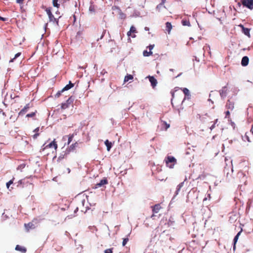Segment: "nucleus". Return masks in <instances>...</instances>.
Returning <instances> with one entry per match:
<instances>
[{"label":"nucleus","mask_w":253,"mask_h":253,"mask_svg":"<svg viewBox=\"0 0 253 253\" xmlns=\"http://www.w3.org/2000/svg\"><path fill=\"white\" fill-rule=\"evenodd\" d=\"M165 161L166 166L170 169H172L177 162L176 159L174 157L169 156L166 157Z\"/></svg>","instance_id":"f257e3e1"},{"label":"nucleus","mask_w":253,"mask_h":253,"mask_svg":"<svg viewBox=\"0 0 253 253\" xmlns=\"http://www.w3.org/2000/svg\"><path fill=\"white\" fill-rule=\"evenodd\" d=\"M49 18V21L53 23H55L57 25L58 24V20L55 18L54 15L52 14L50 8H47L45 10Z\"/></svg>","instance_id":"f03ea898"},{"label":"nucleus","mask_w":253,"mask_h":253,"mask_svg":"<svg viewBox=\"0 0 253 253\" xmlns=\"http://www.w3.org/2000/svg\"><path fill=\"white\" fill-rule=\"evenodd\" d=\"M74 98L72 96L70 97L66 101V102L61 104V108L62 109H66L69 108L70 105L73 103Z\"/></svg>","instance_id":"7ed1b4c3"},{"label":"nucleus","mask_w":253,"mask_h":253,"mask_svg":"<svg viewBox=\"0 0 253 253\" xmlns=\"http://www.w3.org/2000/svg\"><path fill=\"white\" fill-rule=\"evenodd\" d=\"M243 5L250 9H253V0H242Z\"/></svg>","instance_id":"20e7f679"},{"label":"nucleus","mask_w":253,"mask_h":253,"mask_svg":"<svg viewBox=\"0 0 253 253\" xmlns=\"http://www.w3.org/2000/svg\"><path fill=\"white\" fill-rule=\"evenodd\" d=\"M44 147L42 149V151H43L46 148H54V149L56 150L57 148L58 145L57 144L56 141H55V139H54L51 142H50L49 144L46 145L45 146V144L43 145Z\"/></svg>","instance_id":"39448f33"},{"label":"nucleus","mask_w":253,"mask_h":253,"mask_svg":"<svg viewBox=\"0 0 253 253\" xmlns=\"http://www.w3.org/2000/svg\"><path fill=\"white\" fill-rule=\"evenodd\" d=\"M235 102L234 101L228 99L225 105V108L227 110L232 111L234 108Z\"/></svg>","instance_id":"423d86ee"},{"label":"nucleus","mask_w":253,"mask_h":253,"mask_svg":"<svg viewBox=\"0 0 253 253\" xmlns=\"http://www.w3.org/2000/svg\"><path fill=\"white\" fill-rule=\"evenodd\" d=\"M31 106L30 103L27 104L23 109H22L18 113V116H23L26 114V113L28 111V110L30 108Z\"/></svg>","instance_id":"0eeeda50"},{"label":"nucleus","mask_w":253,"mask_h":253,"mask_svg":"<svg viewBox=\"0 0 253 253\" xmlns=\"http://www.w3.org/2000/svg\"><path fill=\"white\" fill-rule=\"evenodd\" d=\"M152 208L153 214L152 215L151 217H153V216H154V213H157L159 212L160 210L162 209V207L160 204H158L152 207Z\"/></svg>","instance_id":"6e6552de"},{"label":"nucleus","mask_w":253,"mask_h":253,"mask_svg":"<svg viewBox=\"0 0 253 253\" xmlns=\"http://www.w3.org/2000/svg\"><path fill=\"white\" fill-rule=\"evenodd\" d=\"M108 180L106 178H104L103 179H101L99 182L96 183L94 186V188H97L98 187H101L108 184Z\"/></svg>","instance_id":"1a4fd4ad"},{"label":"nucleus","mask_w":253,"mask_h":253,"mask_svg":"<svg viewBox=\"0 0 253 253\" xmlns=\"http://www.w3.org/2000/svg\"><path fill=\"white\" fill-rule=\"evenodd\" d=\"M239 26L242 28V31L245 35L247 36L249 38L251 37L250 29L244 27L242 24H240Z\"/></svg>","instance_id":"9d476101"},{"label":"nucleus","mask_w":253,"mask_h":253,"mask_svg":"<svg viewBox=\"0 0 253 253\" xmlns=\"http://www.w3.org/2000/svg\"><path fill=\"white\" fill-rule=\"evenodd\" d=\"M147 78L149 79L152 87L154 88L158 83L157 80L153 76H149Z\"/></svg>","instance_id":"9b49d317"},{"label":"nucleus","mask_w":253,"mask_h":253,"mask_svg":"<svg viewBox=\"0 0 253 253\" xmlns=\"http://www.w3.org/2000/svg\"><path fill=\"white\" fill-rule=\"evenodd\" d=\"M25 227L27 231H29L30 229H33L35 228V225L33 222H29L24 224Z\"/></svg>","instance_id":"f8f14e48"},{"label":"nucleus","mask_w":253,"mask_h":253,"mask_svg":"<svg viewBox=\"0 0 253 253\" xmlns=\"http://www.w3.org/2000/svg\"><path fill=\"white\" fill-rule=\"evenodd\" d=\"M249 62V59L248 56H244L241 61V65L243 66H246L248 65Z\"/></svg>","instance_id":"ddd939ff"},{"label":"nucleus","mask_w":253,"mask_h":253,"mask_svg":"<svg viewBox=\"0 0 253 253\" xmlns=\"http://www.w3.org/2000/svg\"><path fill=\"white\" fill-rule=\"evenodd\" d=\"M15 250L16 251L21 252L22 253H25L27 251V250L25 247L21 246L20 245H17L15 247Z\"/></svg>","instance_id":"4468645a"},{"label":"nucleus","mask_w":253,"mask_h":253,"mask_svg":"<svg viewBox=\"0 0 253 253\" xmlns=\"http://www.w3.org/2000/svg\"><path fill=\"white\" fill-rule=\"evenodd\" d=\"M74 86V84L71 82H69V84H67L62 90L61 92H63L65 90H67Z\"/></svg>","instance_id":"2eb2a0df"},{"label":"nucleus","mask_w":253,"mask_h":253,"mask_svg":"<svg viewBox=\"0 0 253 253\" xmlns=\"http://www.w3.org/2000/svg\"><path fill=\"white\" fill-rule=\"evenodd\" d=\"M242 232V231H240L235 236L234 239V245H233V249L235 250L236 248V244L238 240L239 237L241 233Z\"/></svg>","instance_id":"dca6fc26"},{"label":"nucleus","mask_w":253,"mask_h":253,"mask_svg":"<svg viewBox=\"0 0 253 253\" xmlns=\"http://www.w3.org/2000/svg\"><path fill=\"white\" fill-rule=\"evenodd\" d=\"M172 29V25L171 23L169 22H167L166 23V30L168 32L169 34L170 33V32Z\"/></svg>","instance_id":"f3484780"},{"label":"nucleus","mask_w":253,"mask_h":253,"mask_svg":"<svg viewBox=\"0 0 253 253\" xmlns=\"http://www.w3.org/2000/svg\"><path fill=\"white\" fill-rule=\"evenodd\" d=\"M37 113V111L35 110L34 112H32L30 113L27 114L26 116L27 118H32L34 119H35V117L36 116V114Z\"/></svg>","instance_id":"a211bd4d"},{"label":"nucleus","mask_w":253,"mask_h":253,"mask_svg":"<svg viewBox=\"0 0 253 253\" xmlns=\"http://www.w3.org/2000/svg\"><path fill=\"white\" fill-rule=\"evenodd\" d=\"M105 144L107 147V149L109 151H110L111 147H112V143L111 142H109L108 140H106L105 141Z\"/></svg>","instance_id":"6ab92c4d"},{"label":"nucleus","mask_w":253,"mask_h":253,"mask_svg":"<svg viewBox=\"0 0 253 253\" xmlns=\"http://www.w3.org/2000/svg\"><path fill=\"white\" fill-rule=\"evenodd\" d=\"M181 23H182V25H183V26H191L190 22L189 20H188L183 19L182 20Z\"/></svg>","instance_id":"aec40b11"},{"label":"nucleus","mask_w":253,"mask_h":253,"mask_svg":"<svg viewBox=\"0 0 253 253\" xmlns=\"http://www.w3.org/2000/svg\"><path fill=\"white\" fill-rule=\"evenodd\" d=\"M133 78V76L131 75H127L124 79V82H126L129 80H132Z\"/></svg>","instance_id":"412c9836"},{"label":"nucleus","mask_w":253,"mask_h":253,"mask_svg":"<svg viewBox=\"0 0 253 253\" xmlns=\"http://www.w3.org/2000/svg\"><path fill=\"white\" fill-rule=\"evenodd\" d=\"M183 92L185 95V96H187L188 97L189 96H190V92L188 88H183L182 89Z\"/></svg>","instance_id":"4be33fe9"},{"label":"nucleus","mask_w":253,"mask_h":253,"mask_svg":"<svg viewBox=\"0 0 253 253\" xmlns=\"http://www.w3.org/2000/svg\"><path fill=\"white\" fill-rule=\"evenodd\" d=\"M166 1V0H161V3L157 6V9H159L162 6L165 7V6H164V4L165 3Z\"/></svg>","instance_id":"5701e85b"},{"label":"nucleus","mask_w":253,"mask_h":253,"mask_svg":"<svg viewBox=\"0 0 253 253\" xmlns=\"http://www.w3.org/2000/svg\"><path fill=\"white\" fill-rule=\"evenodd\" d=\"M162 125L163 126L165 127L166 130H167L170 126L169 124L167 123V122H165V121H162Z\"/></svg>","instance_id":"b1692460"},{"label":"nucleus","mask_w":253,"mask_h":253,"mask_svg":"<svg viewBox=\"0 0 253 253\" xmlns=\"http://www.w3.org/2000/svg\"><path fill=\"white\" fill-rule=\"evenodd\" d=\"M184 185V182H181L179 183L177 186V189H176V194H178V192L180 191V189Z\"/></svg>","instance_id":"393cba45"},{"label":"nucleus","mask_w":253,"mask_h":253,"mask_svg":"<svg viewBox=\"0 0 253 253\" xmlns=\"http://www.w3.org/2000/svg\"><path fill=\"white\" fill-rule=\"evenodd\" d=\"M143 54L144 56H149L150 55H152L153 52L151 51L148 52L147 50H144Z\"/></svg>","instance_id":"a878e982"},{"label":"nucleus","mask_w":253,"mask_h":253,"mask_svg":"<svg viewBox=\"0 0 253 253\" xmlns=\"http://www.w3.org/2000/svg\"><path fill=\"white\" fill-rule=\"evenodd\" d=\"M77 146H78V143L75 142V143L72 144V145H71L70 146L69 149L70 150H74L75 149V148L77 147Z\"/></svg>","instance_id":"bb28decb"},{"label":"nucleus","mask_w":253,"mask_h":253,"mask_svg":"<svg viewBox=\"0 0 253 253\" xmlns=\"http://www.w3.org/2000/svg\"><path fill=\"white\" fill-rule=\"evenodd\" d=\"M74 136V134H69L68 135V144H69L71 142Z\"/></svg>","instance_id":"cd10ccee"},{"label":"nucleus","mask_w":253,"mask_h":253,"mask_svg":"<svg viewBox=\"0 0 253 253\" xmlns=\"http://www.w3.org/2000/svg\"><path fill=\"white\" fill-rule=\"evenodd\" d=\"M21 54V52H18L17 53H16L15 55V56L14 58H12L10 61H9V62H13L14 61V60L17 58V57H18L19 56H20Z\"/></svg>","instance_id":"c85d7f7f"},{"label":"nucleus","mask_w":253,"mask_h":253,"mask_svg":"<svg viewBox=\"0 0 253 253\" xmlns=\"http://www.w3.org/2000/svg\"><path fill=\"white\" fill-rule=\"evenodd\" d=\"M58 0H53L52 3H53V5L54 7L59 8L60 5H59V4L58 3Z\"/></svg>","instance_id":"c756f323"},{"label":"nucleus","mask_w":253,"mask_h":253,"mask_svg":"<svg viewBox=\"0 0 253 253\" xmlns=\"http://www.w3.org/2000/svg\"><path fill=\"white\" fill-rule=\"evenodd\" d=\"M14 178L13 177L12 179L9 180L8 182L6 183V187L8 189L10 185L13 183V180Z\"/></svg>","instance_id":"7c9ffc66"},{"label":"nucleus","mask_w":253,"mask_h":253,"mask_svg":"<svg viewBox=\"0 0 253 253\" xmlns=\"http://www.w3.org/2000/svg\"><path fill=\"white\" fill-rule=\"evenodd\" d=\"M171 95H172V98L171 99V104H172V106L174 107L173 101L174 100V91H171Z\"/></svg>","instance_id":"2f4dec72"},{"label":"nucleus","mask_w":253,"mask_h":253,"mask_svg":"<svg viewBox=\"0 0 253 253\" xmlns=\"http://www.w3.org/2000/svg\"><path fill=\"white\" fill-rule=\"evenodd\" d=\"M129 31L131 32V33H135L137 32L136 28L133 26H131L130 27Z\"/></svg>","instance_id":"473e14b6"},{"label":"nucleus","mask_w":253,"mask_h":253,"mask_svg":"<svg viewBox=\"0 0 253 253\" xmlns=\"http://www.w3.org/2000/svg\"><path fill=\"white\" fill-rule=\"evenodd\" d=\"M128 240L129 239L128 238H126L123 239V241L122 243L123 246H125L126 245L127 242L128 241Z\"/></svg>","instance_id":"72a5a7b5"},{"label":"nucleus","mask_w":253,"mask_h":253,"mask_svg":"<svg viewBox=\"0 0 253 253\" xmlns=\"http://www.w3.org/2000/svg\"><path fill=\"white\" fill-rule=\"evenodd\" d=\"M113 248L107 249L104 251V253H113Z\"/></svg>","instance_id":"f704fd0d"},{"label":"nucleus","mask_w":253,"mask_h":253,"mask_svg":"<svg viewBox=\"0 0 253 253\" xmlns=\"http://www.w3.org/2000/svg\"><path fill=\"white\" fill-rule=\"evenodd\" d=\"M230 110H227L225 112V118H229L230 115Z\"/></svg>","instance_id":"c9c22d12"},{"label":"nucleus","mask_w":253,"mask_h":253,"mask_svg":"<svg viewBox=\"0 0 253 253\" xmlns=\"http://www.w3.org/2000/svg\"><path fill=\"white\" fill-rule=\"evenodd\" d=\"M25 164H21L17 167V169L21 170L23 169H24L25 168Z\"/></svg>","instance_id":"e433bc0d"},{"label":"nucleus","mask_w":253,"mask_h":253,"mask_svg":"<svg viewBox=\"0 0 253 253\" xmlns=\"http://www.w3.org/2000/svg\"><path fill=\"white\" fill-rule=\"evenodd\" d=\"M127 36L128 37H130L131 36L132 38H135L136 37L135 35H131V32L129 31L127 33Z\"/></svg>","instance_id":"4c0bfd02"},{"label":"nucleus","mask_w":253,"mask_h":253,"mask_svg":"<svg viewBox=\"0 0 253 253\" xmlns=\"http://www.w3.org/2000/svg\"><path fill=\"white\" fill-rule=\"evenodd\" d=\"M24 0H16V2L18 3L22 4L24 2Z\"/></svg>","instance_id":"58836bf2"},{"label":"nucleus","mask_w":253,"mask_h":253,"mask_svg":"<svg viewBox=\"0 0 253 253\" xmlns=\"http://www.w3.org/2000/svg\"><path fill=\"white\" fill-rule=\"evenodd\" d=\"M39 135V133H36L33 136V138L34 139H36L37 138V137Z\"/></svg>","instance_id":"ea45409f"},{"label":"nucleus","mask_w":253,"mask_h":253,"mask_svg":"<svg viewBox=\"0 0 253 253\" xmlns=\"http://www.w3.org/2000/svg\"><path fill=\"white\" fill-rule=\"evenodd\" d=\"M0 20L2 21H6L7 20V18H4V17H2L0 16Z\"/></svg>","instance_id":"a19ab883"},{"label":"nucleus","mask_w":253,"mask_h":253,"mask_svg":"<svg viewBox=\"0 0 253 253\" xmlns=\"http://www.w3.org/2000/svg\"><path fill=\"white\" fill-rule=\"evenodd\" d=\"M154 45H150L148 46V48L150 50V51H151V50L154 48Z\"/></svg>","instance_id":"79ce46f5"},{"label":"nucleus","mask_w":253,"mask_h":253,"mask_svg":"<svg viewBox=\"0 0 253 253\" xmlns=\"http://www.w3.org/2000/svg\"><path fill=\"white\" fill-rule=\"evenodd\" d=\"M39 129H40V127H38L34 130V132H35L36 133H38V132L39 131Z\"/></svg>","instance_id":"37998d69"},{"label":"nucleus","mask_w":253,"mask_h":253,"mask_svg":"<svg viewBox=\"0 0 253 253\" xmlns=\"http://www.w3.org/2000/svg\"><path fill=\"white\" fill-rule=\"evenodd\" d=\"M61 92H61V90L60 91L56 93V97H59V96H60V94H61Z\"/></svg>","instance_id":"c03bdc74"},{"label":"nucleus","mask_w":253,"mask_h":253,"mask_svg":"<svg viewBox=\"0 0 253 253\" xmlns=\"http://www.w3.org/2000/svg\"><path fill=\"white\" fill-rule=\"evenodd\" d=\"M215 127V123H214L211 127L210 128L211 130L213 129Z\"/></svg>","instance_id":"a18cd8bd"},{"label":"nucleus","mask_w":253,"mask_h":253,"mask_svg":"<svg viewBox=\"0 0 253 253\" xmlns=\"http://www.w3.org/2000/svg\"><path fill=\"white\" fill-rule=\"evenodd\" d=\"M185 99H186L185 97L184 98H183V99L182 100H181V99H180V102H183V104H184V103H185Z\"/></svg>","instance_id":"49530a36"},{"label":"nucleus","mask_w":253,"mask_h":253,"mask_svg":"<svg viewBox=\"0 0 253 253\" xmlns=\"http://www.w3.org/2000/svg\"><path fill=\"white\" fill-rule=\"evenodd\" d=\"M23 183V180H20L19 181H18V184L19 185H21Z\"/></svg>","instance_id":"de8ad7c7"},{"label":"nucleus","mask_w":253,"mask_h":253,"mask_svg":"<svg viewBox=\"0 0 253 253\" xmlns=\"http://www.w3.org/2000/svg\"><path fill=\"white\" fill-rule=\"evenodd\" d=\"M251 132L253 133V125L252 126V127L251 129Z\"/></svg>","instance_id":"09e8293b"},{"label":"nucleus","mask_w":253,"mask_h":253,"mask_svg":"<svg viewBox=\"0 0 253 253\" xmlns=\"http://www.w3.org/2000/svg\"><path fill=\"white\" fill-rule=\"evenodd\" d=\"M178 89H179V87H175V88H174L175 91H176Z\"/></svg>","instance_id":"8fccbe9b"},{"label":"nucleus","mask_w":253,"mask_h":253,"mask_svg":"<svg viewBox=\"0 0 253 253\" xmlns=\"http://www.w3.org/2000/svg\"><path fill=\"white\" fill-rule=\"evenodd\" d=\"M217 121H218V119H216L215 120V122H214L215 124L217 122Z\"/></svg>","instance_id":"3c124183"},{"label":"nucleus","mask_w":253,"mask_h":253,"mask_svg":"<svg viewBox=\"0 0 253 253\" xmlns=\"http://www.w3.org/2000/svg\"><path fill=\"white\" fill-rule=\"evenodd\" d=\"M103 36H104V35L103 34V35L101 36V38H102Z\"/></svg>","instance_id":"603ef678"},{"label":"nucleus","mask_w":253,"mask_h":253,"mask_svg":"<svg viewBox=\"0 0 253 253\" xmlns=\"http://www.w3.org/2000/svg\"><path fill=\"white\" fill-rule=\"evenodd\" d=\"M173 69H170V71H173Z\"/></svg>","instance_id":"864d4df0"},{"label":"nucleus","mask_w":253,"mask_h":253,"mask_svg":"<svg viewBox=\"0 0 253 253\" xmlns=\"http://www.w3.org/2000/svg\"><path fill=\"white\" fill-rule=\"evenodd\" d=\"M179 75H177V76H176V77H178Z\"/></svg>","instance_id":"5fc2aeb1"}]
</instances>
